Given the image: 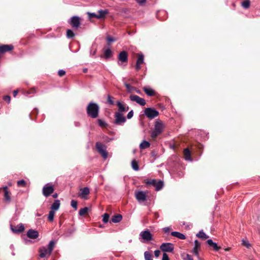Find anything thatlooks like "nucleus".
Here are the masks:
<instances>
[{"label": "nucleus", "instance_id": "f257e3e1", "mask_svg": "<svg viewBox=\"0 0 260 260\" xmlns=\"http://www.w3.org/2000/svg\"><path fill=\"white\" fill-rule=\"evenodd\" d=\"M99 111L100 107L95 103L90 102L87 106V114L92 118H96L98 117Z\"/></svg>", "mask_w": 260, "mask_h": 260}, {"label": "nucleus", "instance_id": "f03ea898", "mask_svg": "<svg viewBox=\"0 0 260 260\" xmlns=\"http://www.w3.org/2000/svg\"><path fill=\"white\" fill-rule=\"evenodd\" d=\"M164 127V124L162 121L158 120H156L154 129L151 133V137L152 138H155L157 136L162 133Z\"/></svg>", "mask_w": 260, "mask_h": 260}, {"label": "nucleus", "instance_id": "7ed1b4c3", "mask_svg": "<svg viewBox=\"0 0 260 260\" xmlns=\"http://www.w3.org/2000/svg\"><path fill=\"white\" fill-rule=\"evenodd\" d=\"M147 185L153 186L155 187L156 191L161 190L164 186V182L160 180H156V179H152L148 180L146 182Z\"/></svg>", "mask_w": 260, "mask_h": 260}, {"label": "nucleus", "instance_id": "20e7f679", "mask_svg": "<svg viewBox=\"0 0 260 260\" xmlns=\"http://www.w3.org/2000/svg\"><path fill=\"white\" fill-rule=\"evenodd\" d=\"M96 148L100 154L102 155L104 159L107 158L108 152L106 150V146L100 142H96L95 144Z\"/></svg>", "mask_w": 260, "mask_h": 260}, {"label": "nucleus", "instance_id": "39448f33", "mask_svg": "<svg viewBox=\"0 0 260 260\" xmlns=\"http://www.w3.org/2000/svg\"><path fill=\"white\" fill-rule=\"evenodd\" d=\"M144 114L149 119H153L159 115V112L152 108H146L144 110Z\"/></svg>", "mask_w": 260, "mask_h": 260}, {"label": "nucleus", "instance_id": "423d86ee", "mask_svg": "<svg viewBox=\"0 0 260 260\" xmlns=\"http://www.w3.org/2000/svg\"><path fill=\"white\" fill-rule=\"evenodd\" d=\"M54 190V186L51 183L46 184L42 190L43 194L46 197H49Z\"/></svg>", "mask_w": 260, "mask_h": 260}, {"label": "nucleus", "instance_id": "0eeeda50", "mask_svg": "<svg viewBox=\"0 0 260 260\" xmlns=\"http://www.w3.org/2000/svg\"><path fill=\"white\" fill-rule=\"evenodd\" d=\"M160 249L164 253L172 252L174 249V245L171 243H163L160 245Z\"/></svg>", "mask_w": 260, "mask_h": 260}, {"label": "nucleus", "instance_id": "6e6552de", "mask_svg": "<svg viewBox=\"0 0 260 260\" xmlns=\"http://www.w3.org/2000/svg\"><path fill=\"white\" fill-rule=\"evenodd\" d=\"M114 123L117 125H122L126 122V118L123 116L122 113L120 112H116L115 113Z\"/></svg>", "mask_w": 260, "mask_h": 260}, {"label": "nucleus", "instance_id": "1a4fd4ad", "mask_svg": "<svg viewBox=\"0 0 260 260\" xmlns=\"http://www.w3.org/2000/svg\"><path fill=\"white\" fill-rule=\"evenodd\" d=\"M68 23L70 24L73 27L75 28H78L81 24L80 18L77 16L72 17L68 20Z\"/></svg>", "mask_w": 260, "mask_h": 260}, {"label": "nucleus", "instance_id": "9d476101", "mask_svg": "<svg viewBox=\"0 0 260 260\" xmlns=\"http://www.w3.org/2000/svg\"><path fill=\"white\" fill-rule=\"evenodd\" d=\"M141 238L145 241H149L152 240V235L148 230L142 231L139 235Z\"/></svg>", "mask_w": 260, "mask_h": 260}, {"label": "nucleus", "instance_id": "9b49d317", "mask_svg": "<svg viewBox=\"0 0 260 260\" xmlns=\"http://www.w3.org/2000/svg\"><path fill=\"white\" fill-rule=\"evenodd\" d=\"M129 99L131 101L135 102L141 106H144L146 104L145 100L137 95L131 94L129 96Z\"/></svg>", "mask_w": 260, "mask_h": 260}, {"label": "nucleus", "instance_id": "f8f14e48", "mask_svg": "<svg viewBox=\"0 0 260 260\" xmlns=\"http://www.w3.org/2000/svg\"><path fill=\"white\" fill-rule=\"evenodd\" d=\"M39 252V256L41 258L48 257L52 253V252H49V250L45 246L40 247Z\"/></svg>", "mask_w": 260, "mask_h": 260}, {"label": "nucleus", "instance_id": "ddd939ff", "mask_svg": "<svg viewBox=\"0 0 260 260\" xmlns=\"http://www.w3.org/2000/svg\"><path fill=\"white\" fill-rule=\"evenodd\" d=\"M135 197L139 202H142L146 200L147 195L143 191H137L135 192Z\"/></svg>", "mask_w": 260, "mask_h": 260}, {"label": "nucleus", "instance_id": "4468645a", "mask_svg": "<svg viewBox=\"0 0 260 260\" xmlns=\"http://www.w3.org/2000/svg\"><path fill=\"white\" fill-rule=\"evenodd\" d=\"M117 106L118 108V111L117 112L122 113V112L127 111L129 109V107L126 104H122L119 101L117 102Z\"/></svg>", "mask_w": 260, "mask_h": 260}, {"label": "nucleus", "instance_id": "2eb2a0df", "mask_svg": "<svg viewBox=\"0 0 260 260\" xmlns=\"http://www.w3.org/2000/svg\"><path fill=\"white\" fill-rule=\"evenodd\" d=\"M27 236L32 239H36L39 237V233L37 231L30 229L27 232Z\"/></svg>", "mask_w": 260, "mask_h": 260}, {"label": "nucleus", "instance_id": "dca6fc26", "mask_svg": "<svg viewBox=\"0 0 260 260\" xmlns=\"http://www.w3.org/2000/svg\"><path fill=\"white\" fill-rule=\"evenodd\" d=\"M118 59L122 62H127L128 60V55L127 52L125 51L120 52L118 55Z\"/></svg>", "mask_w": 260, "mask_h": 260}, {"label": "nucleus", "instance_id": "f3484780", "mask_svg": "<svg viewBox=\"0 0 260 260\" xmlns=\"http://www.w3.org/2000/svg\"><path fill=\"white\" fill-rule=\"evenodd\" d=\"M80 196L82 199H87V196L89 194L90 191L89 189L87 187L82 188L80 189Z\"/></svg>", "mask_w": 260, "mask_h": 260}, {"label": "nucleus", "instance_id": "a211bd4d", "mask_svg": "<svg viewBox=\"0 0 260 260\" xmlns=\"http://www.w3.org/2000/svg\"><path fill=\"white\" fill-rule=\"evenodd\" d=\"M144 62V55L140 54L137 59L135 68L137 71H139L141 69V64Z\"/></svg>", "mask_w": 260, "mask_h": 260}, {"label": "nucleus", "instance_id": "6ab92c4d", "mask_svg": "<svg viewBox=\"0 0 260 260\" xmlns=\"http://www.w3.org/2000/svg\"><path fill=\"white\" fill-rule=\"evenodd\" d=\"M13 48V46L12 45H3L0 46V52L4 53L6 52L12 50Z\"/></svg>", "mask_w": 260, "mask_h": 260}, {"label": "nucleus", "instance_id": "aec40b11", "mask_svg": "<svg viewBox=\"0 0 260 260\" xmlns=\"http://www.w3.org/2000/svg\"><path fill=\"white\" fill-rule=\"evenodd\" d=\"M99 14H98V19H101L106 17V15L108 14L109 11L108 9L99 10L98 11Z\"/></svg>", "mask_w": 260, "mask_h": 260}, {"label": "nucleus", "instance_id": "412c9836", "mask_svg": "<svg viewBox=\"0 0 260 260\" xmlns=\"http://www.w3.org/2000/svg\"><path fill=\"white\" fill-rule=\"evenodd\" d=\"M207 243L209 246L213 247L215 251H218L220 249V247L218 246L217 243L214 242L212 239H208L207 241Z\"/></svg>", "mask_w": 260, "mask_h": 260}, {"label": "nucleus", "instance_id": "4be33fe9", "mask_svg": "<svg viewBox=\"0 0 260 260\" xmlns=\"http://www.w3.org/2000/svg\"><path fill=\"white\" fill-rule=\"evenodd\" d=\"M11 229L14 232L19 233L23 232L24 229V228L22 223H19L15 228H13L12 227Z\"/></svg>", "mask_w": 260, "mask_h": 260}, {"label": "nucleus", "instance_id": "5701e85b", "mask_svg": "<svg viewBox=\"0 0 260 260\" xmlns=\"http://www.w3.org/2000/svg\"><path fill=\"white\" fill-rule=\"evenodd\" d=\"M60 207V201L58 200L54 201L51 206V210L55 211L58 210Z\"/></svg>", "mask_w": 260, "mask_h": 260}, {"label": "nucleus", "instance_id": "b1692460", "mask_svg": "<svg viewBox=\"0 0 260 260\" xmlns=\"http://www.w3.org/2000/svg\"><path fill=\"white\" fill-rule=\"evenodd\" d=\"M171 235L172 236L177 237V238H179V239H181V240H184L186 238V237L184 234H183L180 232H171Z\"/></svg>", "mask_w": 260, "mask_h": 260}, {"label": "nucleus", "instance_id": "393cba45", "mask_svg": "<svg viewBox=\"0 0 260 260\" xmlns=\"http://www.w3.org/2000/svg\"><path fill=\"white\" fill-rule=\"evenodd\" d=\"M194 246L193 249V252L196 256H199L198 249L200 247V243L197 240H196L194 241Z\"/></svg>", "mask_w": 260, "mask_h": 260}, {"label": "nucleus", "instance_id": "a878e982", "mask_svg": "<svg viewBox=\"0 0 260 260\" xmlns=\"http://www.w3.org/2000/svg\"><path fill=\"white\" fill-rule=\"evenodd\" d=\"M4 198L6 202H10L11 201V198L9 194V192L8 190V187L5 186L4 187Z\"/></svg>", "mask_w": 260, "mask_h": 260}, {"label": "nucleus", "instance_id": "bb28decb", "mask_svg": "<svg viewBox=\"0 0 260 260\" xmlns=\"http://www.w3.org/2000/svg\"><path fill=\"white\" fill-rule=\"evenodd\" d=\"M143 90L148 96H153L154 94V90L150 87H144Z\"/></svg>", "mask_w": 260, "mask_h": 260}, {"label": "nucleus", "instance_id": "cd10ccee", "mask_svg": "<svg viewBox=\"0 0 260 260\" xmlns=\"http://www.w3.org/2000/svg\"><path fill=\"white\" fill-rule=\"evenodd\" d=\"M122 219V216L120 214H117L114 215L112 218L111 221L114 223H118Z\"/></svg>", "mask_w": 260, "mask_h": 260}, {"label": "nucleus", "instance_id": "c85d7f7f", "mask_svg": "<svg viewBox=\"0 0 260 260\" xmlns=\"http://www.w3.org/2000/svg\"><path fill=\"white\" fill-rule=\"evenodd\" d=\"M184 158L186 160H191L190 156V152L188 148H185L184 150Z\"/></svg>", "mask_w": 260, "mask_h": 260}, {"label": "nucleus", "instance_id": "c756f323", "mask_svg": "<svg viewBox=\"0 0 260 260\" xmlns=\"http://www.w3.org/2000/svg\"><path fill=\"white\" fill-rule=\"evenodd\" d=\"M150 145L149 142L144 140L140 144V149H144L148 148Z\"/></svg>", "mask_w": 260, "mask_h": 260}, {"label": "nucleus", "instance_id": "7c9ffc66", "mask_svg": "<svg viewBox=\"0 0 260 260\" xmlns=\"http://www.w3.org/2000/svg\"><path fill=\"white\" fill-rule=\"evenodd\" d=\"M196 236L198 238H202L203 239H206L209 237L207 236L203 230L200 231L197 235Z\"/></svg>", "mask_w": 260, "mask_h": 260}, {"label": "nucleus", "instance_id": "2f4dec72", "mask_svg": "<svg viewBox=\"0 0 260 260\" xmlns=\"http://www.w3.org/2000/svg\"><path fill=\"white\" fill-rule=\"evenodd\" d=\"M55 246V241H51L49 242L47 248L49 250V252H52Z\"/></svg>", "mask_w": 260, "mask_h": 260}, {"label": "nucleus", "instance_id": "473e14b6", "mask_svg": "<svg viewBox=\"0 0 260 260\" xmlns=\"http://www.w3.org/2000/svg\"><path fill=\"white\" fill-rule=\"evenodd\" d=\"M144 255L145 260H153L152 255L150 252L146 251L144 252Z\"/></svg>", "mask_w": 260, "mask_h": 260}, {"label": "nucleus", "instance_id": "72a5a7b5", "mask_svg": "<svg viewBox=\"0 0 260 260\" xmlns=\"http://www.w3.org/2000/svg\"><path fill=\"white\" fill-rule=\"evenodd\" d=\"M88 210L89 208L88 207L82 208L79 210V214L81 216H84L88 212Z\"/></svg>", "mask_w": 260, "mask_h": 260}, {"label": "nucleus", "instance_id": "f704fd0d", "mask_svg": "<svg viewBox=\"0 0 260 260\" xmlns=\"http://www.w3.org/2000/svg\"><path fill=\"white\" fill-rule=\"evenodd\" d=\"M132 167L135 171H138L139 170L138 162L136 160H132Z\"/></svg>", "mask_w": 260, "mask_h": 260}, {"label": "nucleus", "instance_id": "c9c22d12", "mask_svg": "<svg viewBox=\"0 0 260 260\" xmlns=\"http://www.w3.org/2000/svg\"><path fill=\"white\" fill-rule=\"evenodd\" d=\"M241 5L244 9H248L250 6V1L245 0L242 2Z\"/></svg>", "mask_w": 260, "mask_h": 260}, {"label": "nucleus", "instance_id": "e433bc0d", "mask_svg": "<svg viewBox=\"0 0 260 260\" xmlns=\"http://www.w3.org/2000/svg\"><path fill=\"white\" fill-rule=\"evenodd\" d=\"M124 84L128 92H131L133 90H136V88L134 87L131 86L129 84L126 82H125Z\"/></svg>", "mask_w": 260, "mask_h": 260}, {"label": "nucleus", "instance_id": "4c0bfd02", "mask_svg": "<svg viewBox=\"0 0 260 260\" xmlns=\"http://www.w3.org/2000/svg\"><path fill=\"white\" fill-rule=\"evenodd\" d=\"M55 212L53 211L50 210L48 214V220L50 221H52L54 219Z\"/></svg>", "mask_w": 260, "mask_h": 260}, {"label": "nucleus", "instance_id": "58836bf2", "mask_svg": "<svg viewBox=\"0 0 260 260\" xmlns=\"http://www.w3.org/2000/svg\"><path fill=\"white\" fill-rule=\"evenodd\" d=\"M75 34L72 30L68 29L67 31V36L68 38H72L74 37Z\"/></svg>", "mask_w": 260, "mask_h": 260}, {"label": "nucleus", "instance_id": "ea45409f", "mask_svg": "<svg viewBox=\"0 0 260 260\" xmlns=\"http://www.w3.org/2000/svg\"><path fill=\"white\" fill-rule=\"evenodd\" d=\"M182 257L183 260H193L191 255L189 254H183L182 255Z\"/></svg>", "mask_w": 260, "mask_h": 260}, {"label": "nucleus", "instance_id": "a19ab883", "mask_svg": "<svg viewBox=\"0 0 260 260\" xmlns=\"http://www.w3.org/2000/svg\"><path fill=\"white\" fill-rule=\"evenodd\" d=\"M242 244L243 246H245L247 248H249L250 247V246H251L250 244L246 239H242Z\"/></svg>", "mask_w": 260, "mask_h": 260}, {"label": "nucleus", "instance_id": "79ce46f5", "mask_svg": "<svg viewBox=\"0 0 260 260\" xmlns=\"http://www.w3.org/2000/svg\"><path fill=\"white\" fill-rule=\"evenodd\" d=\"M104 54L106 58H108L111 56L112 51L109 48H108L105 51Z\"/></svg>", "mask_w": 260, "mask_h": 260}, {"label": "nucleus", "instance_id": "37998d69", "mask_svg": "<svg viewBox=\"0 0 260 260\" xmlns=\"http://www.w3.org/2000/svg\"><path fill=\"white\" fill-rule=\"evenodd\" d=\"M109 215L108 213H105L103 216V221L104 223H107L109 221Z\"/></svg>", "mask_w": 260, "mask_h": 260}, {"label": "nucleus", "instance_id": "c03bdc74", "mask_svg": "<svg viewBox=\"0 0 260 260\" xmlns=\"http://www.w3.org/2000/svg\"><path fill=\"white\" fill-rule=\"evenodd\" d=\"M17 184L18 186L24 187L26 185V182L24 180L22 179L18 180Z\"/></svg>", "mask_w": 260, "mask_h": 260}, {"label": "nucleus", "instance_id": "a18cd8bd", "mask_svg": "<svg viewBox=\"0 0 260 260\" xmlns=\"http://www.w3.org/2000/svg\"><path fill=\"white\" fill-rule=\"evenodd\" d=\"M87 14L89 19L91 18L92 17H95L98 19V14H95V13H91L88 12H87Z\"/></svg>", "mask_w": 260, "mask_h": 260}, {"label": "nucleus", "instance_id": "49530a36", "mask_svg": "<svg viewBox=\"0 0 260 260\" xmlns=\"http://www.w3.org/2000/svg\"><path fill=\"white\" fill-rule=\"evenodd\" d=\"M71 206L75 210L77 209V202L74 200H72L71 202Z\"/></svg>", "mask_w": 260, "mask_h": 260}, {"label": "nucleus", "instance_id": "de8ad7c7", "mask_svg": "<svg viewBox=\"0 0 260 260\" xmlns=\"http://www.w3.org/2000/svg\"><path fill=\"white\" fill-rule=\"evenodd\" d=\"M98 123L99 126H100L101 127H104L107 125L105 121H104V120H103L102 119H100L98 120Z\"/></svg>", "mask_w": 260, "mask_h": 260}, {"label": "nucleus", "instance_id": "09e8293b", "mask_svg": "<svg viewBox=\"0 0 260 260\" xmlns=\"http://www.w3.org/2000/svg\"><path fill=\"white\" fill-rule=\"evenodd\" d=\"M134 115V112H133V110H131L130 111L128 114H127V119H131L133 117Z\"/></svg>", "mask_w": 260, "mask_h": 260}, {"label": "nucleus", "instance_id": "8fccbe9b", "mask_svg": "<svg viewBox=\"0 0 260 260\" xmlns=\"http://www.w3.org/2000/svg\"><path fill=\"white\" fill-rule=\"evenodd\" d=\"M162 260H170L168 255L166 253H163Z\"/></svg>", "mask_w": 260, "mask_h": 260}, {"label": "nucleus", "instance_id": "3c124183", "mask_svg": "<svg viewBox=\"0 0 260 260\" xmlns=\"http://www.w3.org/2000/svg\"><path fill=\"white\" fill-rule=\"evenodd\" d=\"M66 72L63 70H59L58 72V74L59 76L62 77L64 75Z\"/></svg>", "mask_w": 260, "mask_h": 260}, {"label": "nucleus", "instance_id": "603ef678", "mask_svg": "<svg viewBox=\"0 0 260 260\" xmlns=\"http://www.w3.org/2000/svg\"><path fill=\"white\" fill-rule=\"evenodd\" d=\"M3 99L8 103H10L11 101V97L9 95H5L4 96Z\"/></svg>", "mask_w": 260, "mask_h": 260}, {"label": "nucleus", "instance_id": "864d4df0", "mask_svg": "<svg viewBox=\"0 0 260 260\" xmlns=\"http://www.w3.org/2000/svg\"><path fill=\"white\" fill-rule=\"evenodd\" d=\"M108 102L110 105H113L114 104L113 101L112 100V98L110 95L108 96Z\"/></svg>", "mask_w": 260, "mask_h": 260}, {"label": "nucleus", "instance_id": "5fc2aeb1", "mask_svg": "<svg viewBox=\"0 0 260 260\" xmlns=\"http://www.w3.org/2000/svg\"><path fill=\"white\" fill-rule=\"evenodd\" d=\"M136 1L139 5H143L146 3V0H136Z\"/></svg>", "mask_w": 260, "mask_h": 260}, {"label": "nucleus", "instance_id": "6e6d98bb", "mask_svg": "<svg viewBox=\"0 0 260 260\" xmlns=\"http://www.w3.org/2000/svg\"><path fill=\"white\" fill-rule=\"evenodd\" d=\"M160 253V250H159L158 249L155 250L154 252V255L156 257H158L159 256Z\"/></svg>", "mask_w": 260, "mask_h": 260}, {"label": "nucleus", "instance_id": "4d7b16f0", "mask_svg": "<svg viewBox=\"0 0 260 260\" xmlns=\"http://www.w3.org/2000/svg\"><path fill=\"white\" fill-rule=\"evenodd\" d=\"M171 227H165V228H164L162 229V230L163 231L166 233H169L170 232V231L171 230Z\"/></svg>", "mask_w": 260, "mask_h": 260}, {"label": "nucleus", "instance_id": "13d9d810", "mask_svg": "<svg viewBox=\"0 0 260 260\" xmlns=\"http://www.w3.org/2000/svg\"><path fill=\"white\" fill-rule=\"evenodd\" d=\"M107 40L109 42H113L115 41V40L111 37H108L107 39Z\"/></svg>", "mask_w": 260, "mask_h": 260}, {"label": "nucleus", "instance_id": "bf43d9fd", "mask_svg": "<svg viewBox=\"0 0 260 260\" xmlns=\"http://www.w3.org/2000/svg\"><path fill=\"white\" fill-rule=\"evenodd\" d=\"M157 155L156 151L153 150L151 152V155L152 157H155Z\"/></svg>", "mask_w": 260, "mask_h": 260}, {"label": "nucleus", "instance_id": "052dcab7", "mask_svg": "<svg viewBox=\"0 0 260 260\" xmlns=\"http://www.w3.org/2000/svg\"><path fill=\"white\" fill-rule=\"evenodd\" d=\"M92 49H93V48L92 47V48L91 49V50H90V55H92V56H93L95 54L96 49H94L93 50V52H92Z\"/></svg>", "mask_w": 260, "mask_h": 260}, {"label": "nucleus", "instance_id": "680f3d73", "mask_svg": "<svg viewBox=\"0 0 260 260\" xmlns=\"http://www.w3.org/2000/svg\"><path fill=\"white\" fill-rule=\"evenodd\" d=\"M35 92L34 89H31L29 91H27L26 94H29Z\"/></svg>", "mask_w": 260, "mask_h": 260}, {"label": "nucleus", "instance_id": "e2e57ef3", "mask_svg": "<svg viewBox=\"0 0 260 260\" xmlns=\"http://www.w3.org/2000/svg\"><path fill=\"white\" fill-rule=\"evenodd\" d=\"M192 225L190 223H188L186 226V229H190Z\"/></svg>", "mask_w": 260, "mask_h": 260}, {"label": "nucleus", "instance_id": "0e129e2a", "mask_svg": "<svg viewBox=\"0 0 260 260\" xmlns=\"http://www.w3.org/2000/svg\"><path fill=\"white\" fill-rule=\"evenodd\" d=\"M74 124L76 126H79L80 125V123L79 122H75Z\"/></svg>", "mask_w": 260, "mask_h": 260}, {"label": "nucleus", "instance_id": "69168bd1", "mask_svg": "<svg viewBox=\"0 0 260 260\" xmlns=\"http://www.w3.org/2000/svg\"><path fill=\"white\" fill-rule=\"evenodd\" d=\"M17 93H18L17 90H14L13 92V96L15 97L17 94Z\"/></svg>", "mask_w": 260, "mask_h": 260}, {"label": "nucleus", "instance_id": "338daca9", "mask_svg": "<svg viewBox=\"0 0 260 260\" xmlns=\"http://www.w3.org/2000/svg\"><path fill=\"white\" fill-rule=\"evenodd\" d=\"M53 196V197L54 198H56L57 197L58 195H57V194L56 193H55V194H53V196Z\"/></svg>", "mask_w": 260, "mask_h": 260}, {"label": "nucleus", "instance_id": "774afa93", "mask_svg": "<svg viewBox=\"0 0 260 260\" xmlns=\"http://www.w3.org/2000/svg\"><path fill=\"white\" fill-rule=\"evenodd\" d=\"M155 216L156 218H158V213H155Z\"/></svg>", "mask_w": 260, "mask_h": 260}]
</instances>
